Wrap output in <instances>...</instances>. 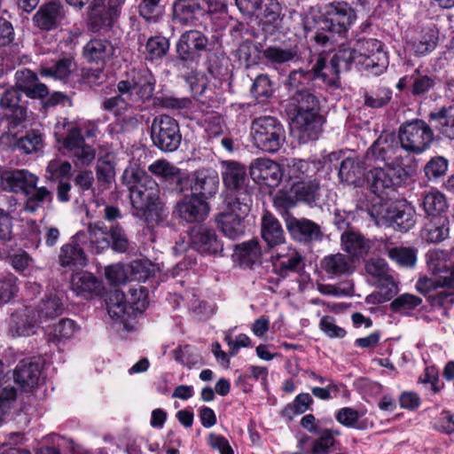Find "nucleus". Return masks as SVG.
Masks as SVG:
<instances>
[{
  "mask_svg": "<svg viewBox=\"0 0 454 454\" xmlns=\"http://www.w3.org/2000/svg\"><path fill=\"white\" fill-rule=\"evenodd\" d=\"M310 80L311 74L298 70L287 81L292 97L286 110L291 118V132L303 143L316 139L320 130L318 100L307 88Z\"/></svg>",
  "mask_w": 454,
  "mask_h": 454,
  "instance_id": "1",
  "label": "nucleus"
},
{
  "mask_svg": "<svg viewBox=\"0 0 454 454\" xmlns=\"http://www.w3.org/2000/svg\"><path fill=\"white\" fill-rule=\"evenodd\" d=\"M356 20L355 11L344 2L331 3L316 20L308 16L304 20V29L317 44L327 46L333 44L338 37L344 35Z\"/></svg>",
  "mask_w": 454,
  "mask_h": 454,
  "instance_id": "2",
  "label": "nucleus"
},
{
  "mask_svg": "<svg viewBox=\"0 0 454 454\" xmlns=\"http://www.w3.org/2000/svg\"><path fill=\"white\" fill-rule=\"evenodd\" d=\"M155 78L147 68L131 70L125 79L117 83V96L104 101V109L115 116L123 115L134 104H142L152 98Z\"/></svg>",
  "mask_w": 454,
  "mask_h": 454,
  "instance_id": "3",
  "label": "nucleus"
},
{
  "mask_svg": "<svg viewBox=\"0 0 454 454\" xmlns=\"http://www.w3.org/2000/svg\"><path fill=\"white\" fill-rule=\"evenodd\" d=\"M62 293L48 291L36 309L26 308L21 313L12 316V332L18 336H30L41 325L54 319L63 313Z\"/></svg>",
  "mask_w": 454,
  "mask_h": 454,
  "instance_id": "4",
  "label": "nucleus"
},
{
  "mask_svg": "<svg viewBox=\"0 0 454 454\" xmlns=\"http://www.w3.org/2000/svg\"><path fill=\"white\" fill-rule=\"evenodd\" d=\"M121 179L129 191L130 202L137 215L156 205L160 193L158 185L144 169L137 165L129 166Z\"/></svg>",
  "mask_w": 454,
  "mask_h": 454,
  "instance_id": "5",
  "label": "nucleus"
},
{
  "mask_svg": "<svg viewBox=\"0 0 454 454\" xmlns=\"http://www.w3.org/2000/svg\"><path fill=\"white\" fill-rule=\"evenodd\" d=\"M251 199L245 197L230 198L227 207L216 217L217 226L230 239H237L245 232L243 219L250 210Z\"/></svg>",
  "mask_w": 454,
  "mask_h": 454,
  "instance_id": "6",
  "label": "nucleus"
},
{
  "mask_svg": "<svg viewBox=\"0 0 454 454\" xmlns=\"http://www.w3.org/2000/svg\"><path fill=\"white\" fill-rule=\"evenodd\" d=\"M398 139L404 152L420 154L430 147L434 134L426 121L415 119L400 126Z\"/></svg>",
  "mask_w": 454,
  "mask_h": 454,
  "instance_id": "7",
  "label": "nucleus"
},
{
  "mask_svg": "<svg viewBox=\"0 0 454 454\" xmlns=\"http://www.w3.org/2000/svg\"><path fill=\"white\" fill-rule=\"evenodd\" d=\"M251 135L255 146L268 153L278 152L285 141V129L282 124L270 116L254 120Z\"/></svg>",
  "mask_w": 454,
  "mask_h": 454,
  "instance_id": "8",
  "label": "nucleus"
},
{
  "mask_svg": "<svg viewBox=\"0 0 454 454\" xmlns=\"http://www.w3.org/2000/svg\"><path fill=\"white\" fill-rule=\"evenodd\" d=\"M148 304L147 290L142 286L130 288L128 298L119 290L114 291L108 299L107 310L112 318H122L143 312Z\"/></svg>",
  "mask_w": 454,
  "mask_h": 454,
  "instance_id": "9",
  "label": "nucleus"
},
{
  "mask_svg": "<svg viewBox=\"0 0 454 454\" xmlns=\"http://www.w3.org/2000/svg\"><path fill=\"white\" fill-rule=\"evenodd\" d=\"M371 215L377 224H396L404 231L410 230L415 223L413 209L402 201H384L374 204L371 209Z\"/></svg>",
  "mask_w": 454,
  "mask_h": 454,
  "instance_id": "10",
  "label": "nucleus"
},
{
  "mask_svg": "<svg viewBox=\"0 0 454 454\" xmlns=\"http://www.w3.org/2000/svg\"><path fill=\"white\" fill-rule=\"evenodd\" d=\"M356 49L358 69L372 75H380L388 67V57L380 41L373 38L358 41Z\"/></svg>",
  "mask_w": 454,
  "mask_h": 454,
  "instance_id": "11",
  "label": "nucleus"
},
{
  "mask_svg": "<svg viewBox=\"0 0 454 454\" xmlns=\"http://www.w3.org/2000/svg\"><path fill=\"white\" fill-rule=\"evenodd\" d=\"M366 158H374L385 163L386 168L393 171L404 172L403 166L407 159L404 150L393 135L380 136L366 153Z\"/></svg>",
  "mask_w": 454,
  "mask_h": 454,
  "instance_id": "12",
  "label": "nucleus"
},
{
  "mask_svg": "<svg viewBox=\"0 0 454 454\" xmlns=\"http://www.w3.org/2000/svg\"><path fill=\"white\" fill-rule=\"evenodd\" d=\"M67 125L70 127L67 129V137L62 139L64 148L67 151L76 167L90 165L94 160L96 153L90 145L85 144L79 127L71 126L66 119H63L56 124V134Z\"/></svg>",
  "mask_w": 454,
  "mask_h": 454,
  "instance_id": "13",
  "label": "nucleus"
},
{
  "mask_svg": "<svg viewBox=\"0 0 454 454\" xmlns=\"http://www.w3.org/2000/svg\"><path fill=\"white\" fill-rule=\"evenodd\" d=\"M218 186V176L206 169L192 172L177 181V188L181 192L190 191L192 195L206 201L217 193Z\"/></svg>",
  "mask_w": 454,
  "mask_h": 454,
  "instance_id": "14",
  "label": "nucleus"
},
{
  "mask_svg": "<svg viewBox=\"0 0 454 454\" xmlns=\"http://www.w3.org/2000/svg\"><path fill=\"white\" fill-rule=\"evenodd\" d=\"M151 137L153 145L161 151H176L182 140L178 122L166 114L155 117L151 126Z\"/></svg>",
  "mask_w": 454,
  "mask_h": 454,
  "instance_id": "15",
  "label": "nucleus"
},
{
  "mask_svg": "<svg viewBox=\"0 0 454 454\" xmlns=\"http://www.w3.org/2000/svg\"><path fill=\"white\" fill-rule=\"evenodd\" d=\"M124 0H94L90 5L89 24L95 32L109 28L116 22Z\"/></svg>",
  "mask_w": 454,
  "mask_h": 454,
  "instance_id": "16",
  "label": "nucleus"
},
{
  "mask_svg": "<svg viewBox=\"0 0 454 454\" xmlns=\"http://www.w3.org/2000/svg\"><path fill=\"white\" fill-rule=\"evenodd\" d=\"M404 172L393 171L388 168L375 167L365 176L370 191L379 197L380 202L386 201L383 195H387L389 191L403 181Z\"/></svg>",
  "mask_w": 454,
  "mask_h": 454,
  "instance_id": "17",
  "label": "nucleus"
},
{
  "mask_svg": "<svg viewBox=\"0 0 454 454\" xmlns=\"http://www.w3.org/2000/svg\"><path fill=\"white\" fill-rule=\"evenodd\" d=\"M319 190L318 182L312 177L298 180L293 183L290 192L279 194L275 203L278 206L291 207L297 201L314 202L317 198Z\"/></svg>",
  "mask_w": 454,
  "mask_h": 454,
  "instance_id": "18",
  "label": "nucleus"
},
{
  "mask_svg": "<svg viewBox=\"0 0 454 454\" xmlns=\"http://www.w3.org/2000/svg\"><path fill=\"white\" fill-rule=\"evenodd\" d=\"M252 179L269 187H277L283 180L281 165L268 158L254 160L249 168Z\"/></svg>",
  "mask_w": 454,
  "mask_h": 454,
  "instance_id": "19",
  "label": "nucleus"
},
{
  "mask_svg": "<svg viewBox=\"0 0 454 454\" xmlns=\"http://www.w3.org/2000/svg\"><path fill=\"white\" fill-rule=\"evenodd\" d=\"M0 180L3 190L26 194L29 190L35 187L39 178L27 169H11L3 171Z\"/></svg>",
  "mask_w": 454,
  "mask_h": 454,
  "instance_id": "20",
  "label": "nucleus"
},
{
  "mask_svg": "<svg viewBox=\"0 0 454 454\" xmlns=\"http://www.w3.org/2000/svg\"><path fill=\"white\" fill-rule=\"evenodd\" d=\"M86 239L85 232H78L72 240L61 247L59 254V262L62 267H83L86 265L87 258L83 252Z\"/></svg>",
  "mask_w": 454,
  "mask_h": 454,
  "instance_id": "21",
  "label": "nucleus"
},
{
  "mask_svg": "<svg viewBox=\"0 0 454 454\" xmlns=\"http://www.w3.org/2000/svg\"><path fill=\"white\" fill-rule=\"evenodd\" d=\"M192 247L200 254H218L223 252V245L214 231L199 227L194 228L190 235Z\"/></svg>",
  "mask_w": 454,
  "mask_h": 454,
  "instance_id": "22",
  "label": "nucleus"
},
{
  "mask_svg": "<svg viewBox=\"0 0 454 454\" xmlns=\"http://www.w3.org/2000/svg\"><path fill=\"white\" fill-rule=\"evenodd\" d=\"M116 51L111 41L93 38L83 46L82 55L88 62L103 66L116 56Z\"/></svg>",
  "mask_w": 454,
  "mask_h": 454,
  "instance_id": "23",
  "label": "nucleus"
},
{
  "mask_svg": "<svg viewBox=\"0 0 454 454\" xmlns=\"http://www.w3.org/2000/svg\"><path fill=\"white\" fill-rule=\"evenodd\" d=\"M176 210L180 218L188 223H194L206 218L209 207L206 200L191 194L176 204Z\"/></svg>",
  "mask_w": 454,
  "mask_h": 454,
  "instance_id": "24",
  "label": "nucleus"
},
{
  "mask_svg": "<svg viewBox=\"0 0 454 454\" xmlns=\"http://www.w3.org/2000/svg\"><path fill=\"white\" fill-rule=\"evenodd\" d=\"M222 178L223 184L233 191H244L240 195L245 197L247 194L246 183L247 180V169L244 165L232 160L222 162Z\"/></svg>",
  "mask_w": 454,
  "mask_h": 454,
  "instance_id": "25",
  "label": "nucleus"
},
{
  "mask_svg": "<svg viewBox=\"0 0 454 454\" xmlns=\"http://www.w3.org/2000/svg\"><path fill=\"white\" fill-rule=\"evenodd\" d=\"M42 364L38 361L26 359L16 366L13 376L15 382L25 391H29L38 385Z\"/></svg>",
  "mask_w": 454,
  "mask_h": 454,
  "instance_id": "26",
  "label": "nucleus"
},
{
  "mask_svg": "<svg viewBox=\"0 0 454 454\" xmlns=\"http://www.w3.org/2000/svg\"><path fill=\"white\" fill-rule=\"evenodd\" d=\"M20 92L16 88L6 90L0 98L3 108L8 109L11 114L7 115L9 129L21 125L27 117V110L19 105Z\"/></svg>",
  "mask_w": 454,
  "mask_h": 454,
  "instance_id": "27",
  "label": "nucleus"
},
{
  "mask_svg": "<svg viewBox=\"0 0 454 454\" xmlns=\"http://www.w3.org/2000/svg\"><path fill=\"white\" fill-rule=\"evenodd\" d=\"M286 225L292 237L300 241L317 240L322 236L319 226L305 218L298 219L288 215Z\"/></svg>",
  "mask_w": 454,
  "mask_h": 454,
  "instance_id": "28",
  "label": "nucleus"
},
{
  "mask_svg": "<svg viewBox=\"0 0 454 454\" xmlns=\"http://www.w3.org/2000/svg\"><path fill=\"white\" fill-rule=\"evenodd\" d=\"M275 270L280 275L296 271L301 268V254L291 247L278 248L271 255Z\"/></svg>",
  "mask_w": 454,
  "mask_h": 454,
  "instance_id": "29",
  "label": "nucleus"
},
{
  "mask_svg": "<svg viewBox=\"0 0 454 454\" xmlns=\"http://www.w3.org/2000/svg\"><path fill=\"white\" fill-rule=\"evenodd\" d=\"M16 89L23 91L31 98H43L48 95V88L45 84L38 82L36 74L28 70L24 69L18 71L15 74Z\"/></svg>",
  "mask_w": 454,
  "mask_h": 454,
  "instance_id": "30",
  "label": "nucleus"
},
{
  "mask_svg": "<svg viewBox=\"0 0 454 454\" xmlns=\"http://www.w3.org/2000/svg\"><path fill=\"white\" fill-rule=\"evenodd\" d=\"M207 37L200 31L190 30L184 33L177 43V52L181 59H192L196 51L206 49Z\"/></svg>",
  "mask_w": 454,
  "mask_h": 454,
  "instance_id": "31",
  "label": "nucleus"
},
{
  "mask_svg": "<svg viewBox=\"0 0 454 454\" xmlns=\"http://www.w3.org/2000/svg\"><path fill=\"white\" fill-rule=\"evenodd\" d=\"M438 42V33L434 27H426L417 33L408 43L407 47L418 56L426 55L434 50Z\"/></svg>",
  "mask_w": 454,
  "mask_h": 454,
  "instance_id": "32",
  "label": "nucleus"
},
{
  "mask_svg": "<svg viewBox=\"0 0 454 454\" xmlns=\"http://www.w3.org/2000/svg\"><path fill=\"white\" fill-rule=\"evenodd\" d=\"M63 18L62 6L51 2L43 5L34 16V21L41 29L50 30L55 27Z\"/></svg>",
  "mask_w": 454,
  "mask_h": 454,
  "instance_id": "33",
  "label": "nucleus"
},
{
  "mask_svg": "<svg viewBox=\"0 0 454 454\" xmlns=\"http://www.w3.org/2000/svg\"><path fill=\"white\" fill-rule=\"evenodd\" d=\"M200 0H176L173 4V17L182 24H189L202 14Z\"/></svg>",
  "mask_w": 454,
  "mask_h": 454,
  "instance_id": "34",
  "label": "nucleus"
},
{
  "mask_svg": "<svg viewBox=\"0 0 454 454\" xmlns=\"http://www.w3.org/2000/svg\"><path fill=\"white\" fill-rule=\"evenodd\" d=\"M341 247L350 257H363L369 252L371 245L361 234L348 231L341 234Z\"/></svg>",
  "mask_w": 454,
  "mask_h": 454,
  "instance_id": "35",
  "label": "nucleus"
},
{
  "mask_svg": "<svg viewBox=\"0 0 454 454\" xmlns=\"http://www.w3.org/2000/svg\"><path fill=\"white\" fill-rule=\"evenodd\" d=\"M352 260L343 254L338 253L325 256L321 267L330 278L350 274L353 271Z\"/></svg>",
  "mask_w": 454,
  "mask_h": 454,
  "instance_id": "36",
  "label": "nucleus"
},
{
  "mask_svg": "<svg viewBox=\"0 0 454 454\" xmlns=\"http://www.w3.org/2000/svg\"><path fill=\"white\" fill-rule=\"evenodd\" d=\"M364 270L378 286L394 285V278L390 274L388 264L384 259L372 258L368 260L365 262Z\"/></svg>",
  "mask_w": 454,
  "mask_h": 454,
  "instance_id": "37",
  "label": "nucleus"
},
{
  "mask_svg": "<svg viewBox=\"0 0 454 454\" xmlns=\"http://www.w3.org/2000/svg\"><path fill=\"white\" fill-rule=\"evenodd\" d=\"M26 200L23 204V210L27 213L34 214L40 209L48 207L52 201V193L46 187H37L29 190L26 194Z\"/></svg>",
  "mask_w": 454,
  "mask_h": 454,
  "instance_id": "38",
  "label": "nucleus"
},
{
  "mask_svg": "<svg viewBox=\"0 0 454 454\" xmlns=\"http://www.w3.org/2000/svg\"><path fill=\"white\" fill-rule=\"evenodd\" d=\"M364 176V167L358 158L348 157L343 160L339 168V177L342 183L360 185Z\"/></svg>",
  "mask_w": 454,
  "mask_h": 454,
  "instance_id": "39",
  "label": "nucleus"
},
{
  "mask_svg": "<svg viewBox=\"0 0 454 454\" xmlns=\"http://www.w3.org/2000/svg\"><path fill=\"white\" fill-rule=\"evenodd\" d=\"M262 237L270 247L281 245L285 241L280 223L269 213L265 214L262 219Z\"/></svg>",
  "mask_w": 454,
  "mask_h": 454,
  "instance_id": "40",
  "label": "nucleus"
},
{
  "mask_svg": "<svg viewBox=\"0 0 454 454\" xmlns=\"http://www.w3.org/2000/svg\"><path fill=\"white\" fill-rule=\"evenodd\" d=\"M84 245L87 244L95 253H101L111 246L109 234L104 227V223L98 222L89 225L88 233H86Z\"/></svg>",
  "mask_w": 454,
  "mask_h": 454,
  "instance_id": "41",
  "label": "nucleus"
},
{
  "mask_svg": "<svg viewBox=\"0 0 454 454\" xmlns=\"http://www.w3.org/2000/svg\"><path fill=\"white\" fill-rule=\"evenodd\" d=\"M429 120L436 122L435 128L442 135L454 139V105L442 107L436 112H431Z\"/></svg>",
  "mask_w": 454,
  "mask_h": 454,
  "instance_id": "42",
  "label": "nucleus"
},
{
  "mask_svg": "<svg viewBox=\"0 0 454 454\" xmlns=\"http://www.w3.org/2000/svg\"><path fill=\"white\" fill-rule=\"evenodd\" d=\"M99 282L90 272H78L71 278L70 286L77 295L88 297L99 287Z\"/></svg>",
  "mask_w": 454,
  "mask_h": 454,
  "instance_id": "43",
  "label": "nucleus"
},
{
  "mask_svg": "<svg viewBox=\"0 0 454 454\" xmlns=\"http://www.w3.org/2000/svg\"><path fill=\"white\" fill-rule=\"evenodd\" d=\"M443 287H454V268L450 272V276L434 275L433 278L421 277L416 283L417 291L423 294H427L438 288Z\"/></svg>",
  "mask_w": 454,
  "mask_h": 454,
  "instance_id": "44",
  "label": "nucleus"
},
{
  "mask_svg": "<svg viewBox=\"0 0 454 454\" xmlns=\"http://www.w3.org/2000/svg\"><path fill=\"white\" fill-rule=\"evenodd\" d=\"M427 266L433 275L438 276H450L454 268L448 253L442 250H433L427 254Z\"/></svg>",
  "mask_w": 454,
  "mask_h": 454,
  "instance_id": "45",
  "label": "nucleus"
},
{
  "mask_svg": "<svg viewBox=\"0 0 454 454\" xmlns=\"http://www.w3.org/2000/svg\"><path fill=\"white\" fill-rule=\"evenodd\" d=\"M422 206L426 214L433 218L442 216V214L448 207L445 196L436 190H432L424 196Z\"/></svg>",
  "mask_w": 454,
  "mask_h": 454,
  "instance_id": "46",
  "label": "nucleus"
},
{
  "mask_svg": "<svg viewBox=\"0 0 454 454\" xmlns=\"http://www.w3.org/2000/svg\"><path fill=\"white\" fill-rule=\"evenodd\" d=\"M417 249L411 247H394L387 249L388 258L403 268H412L417 262Z\"/></svg>",
  "mask_w": 454,
  "mask_h": 454,
  "instance_id": "47",
  "label": "nucleus"
},
{
  "mask_svg": "<svg viewBox=\"0 0 454 454\" xmlns=\"http://www.w3.org/2000/svg\"><path fill=\"white\" fill-rule=\"evenodd\" d=\"M75 68V64L72 58H63L57 61L52 67H43L40 74L44 77H52L55 80H63Z\"/></svg>",
  "mask_w": 454,
  "mask_h": 454,
  "instance_id": "48",
  "label": "nucleus"
},
{
  "mask_svg": "<svg viewBox=\"0 0 454 454\" xmlns=\"http://www.w3.org/2000/svg\"><path fill=\"white\" fill-rule=\"evenodd\" d=\"M314 74L328 86H337L339 82V68L332 61L326 64L324 59L319 58L313 67Z\"/></svg>",
  "mask_w": 454,
  "mask_h": 454,
  "instance_id": "49",
  "label": "nucleus"
},
{
  "mask_svg": "<svg viewBox=\"0 0 454 454\" xmlns=\"http://www.w3.org/2000/svg\"><path fill=\"white\" fill-rule=\"evenodd\" d=\"M97 179L100 185L107 188L115 180V164L110 155L101 157L96 166Z\"/></svg>",
  "mask_w": 454,
  "mask_h": 454,
  "instance_id": "50",
  "label": "nucleus"
},
{
  "mask_svg": "<svg viewBox=\"0 0 454 454\" xmlns=\"http://www.w3.org/2000/svg\"><path fill=\"white\" fill-rule=\"evenodd\" d=\"M79 327L75 322L69 318L61 319L49 332V340L59 343L62 340L71 339L78 332Z\"/></svg>",
  "mask_w": 454,
  "mask_h": 454,
  "instance_id": "51",
  "label": "nucleus"
},
{
  "mask_svg": "<svg viewBox=\"0 0 454 454\" xmlns=\"http://www.w3.org/2000/svg\"><path fill=\"white\" fill-rule=\"evenodd\" d=\"M281 7L277 0H264L261 9L254 15L264 24L278 27L280 21Z\"/></svg>",
  "mask_w": 454,
  "mask_h": 454,
  "instance_id": "52",
  "label": "nucleus"
},
{
  "mask_svg": "<svg viewBox=\"0 0 454 454\" xmlns=\"http://www.w3.org/2000/svg\"><path fill=\"white\" fill-rule=\"evenodd\" d=\"M297 51L294 48L270 46L262 51V57L271 65H282L294 60Z\"/></svg>",
  "mask_w": 454,
  "mask_h": 454,
  "instance_id": "53",
  "label": "nucleus"
},
{
  "mask_svg": "<svg viewBox=\"0 0 454 454\" xmlns=\"http://www.w3.org/2000/svg\"><path fill=\"white\" fill-rule=\"evenodd\" d=\"M308 163L303 160L292 159L282 164L283 180L287 182H295L309 177L306 175L308 170Z\"/></svg>",
  "mask_w": 454,
  "mask_h": 454,
  "instance_id": "54",
  "label": "nucleus"
},
{
  "mask_svg": "<svg viewBox=\"0 0 454 454\" xmlns=\"http://www.w3.org/2000/svg\"><path fill=\"white\" fill-rule=\"evenodd\" d=\"M148 170L164 181L174 180L180 177V169L165 160H158L148 167Z\"/></svg>",
  "mask_w": 454,
  "mask_h": 454,
  "instance_id": "55",
  "label": "nucleus"
},
{
  "mask_svg": "<svg viewBox=\"0 0 454 454\" xmlns=\"http://www.w3.org/2000/svg\"><path fill=\"white\" fill-rule=\"evenodd\" d=\"M434 223L427 224V239L430 242H440L449 235L448 219L445 216L434 217Z\"/></svg>",
  "mask_w": 454,
  "mask_h": 454,
  "instance_id": "56",
  "label": "nucleus"
},
{
  "mask_svg": "<svg viewBox=\"0 0 454 454\" xmlns=\"http://www.w3.org/2000/svg\"><path fill=\"white\" fill-rule=\"evenodd\" d=\"M364 416L360 412L351 407H343L336 411L334 417L335 419L346 427L364 429V427L358 423L360 418Z\"/></svg>",
  "mask_w": 454,
  "mask_h": 454,
  "instance_id": "57",
  "label": "nucleus"
},
{
  "mask_svg": "<svg viewBox=\"0 0 454 454\" xmlns=\"http://www.w3.org/2000/svg\"><path fill=\"white\" fill-rule=\"evenodd\" d=\"M237 255L247 264H252L258 261L262 255V251L257 240L244 242L237 247Z\"/></svg>",
  "mask_w": 454,
  "mask_h": 454,
  "instance_id": "58",
  "label": "nucleus"
},
{
  "mask_svg": "<svg viewBox=\"0 0 454 454\" xmlns=\"http://www.w3.org/2000/svg\"><path fill=\"white\" fill-rule=\"evenodd\" d=\"M357 54L355 48H341L333 55L331 61L340 71L348 70L352 65L357 67Z\"/></svg>",
  "mask_w": 454,
  "mask_h": 454,
  "instance_id": "59",
  "label": "nucleus"
},
{
  "mask_svg": "<svg viewBox=\"0 0 454 454\" xmlns=\"http://www.w3.org/2000/svg\"><path fill=\"white\" fill-rule=\"evenodd\" d=\"M16 398V389L6 378L4 364L0 362V409L4 410L7 403Z\"/></svg>",
  "mask_w": 454,
  "mask_h": 454,
  "instance_id": "60",
  "label": "nucleus"
},
{
  "mask_svg": "<svg viewBox=\"0 0 454 454\" xmlns=\"http://www.w3.org/2000/svg\"><path fill=\"white\" fill-rule=\"evenodd\" d=\"M146 58L152 60L162 58L168 51V41L162 36L151 37L146 43Z\"/></svg>",
  "mask_w": 454,
  "mask_h": 454,
  "instance_id": "61",
  "label": "nucleus"
},
{
  "mask_svg": "<svg viewBox=\"0 0 454 454\" xmlns=\"http://www.w3.org/2000/svg\"><path fill=\"white\" fill-rule=\"evenodd\" d=\"M17 147L27 154L35 153L43 147L42 135L37 131H30L18 140Z\"/></svg>",
  "mask_w": 454,
  "mask_h": 454,
  "instance_id": "62",
  "label": "nucleus"
},
{
  "mask_svg": "<svg viewBox=\"0 0 454 454\" xmlns=\"http://www.w3.org/2000/svg\"><path fill=\"white\" fill-rule=\"evenodd\" d=\"M411 93L415 96L428 92L435 85V79L433 76L422 74L418 70L411 74Z\"/></svg>",
  "mask_w": 454,
  "mask_h": 454,
  "instance_id": "63",
  "label": "nucleus"
},
{
  "mask_svg": "<svg viewBox=\"0 0 454 454\" xmlns=\"http://www.w3.org/2000/svg\"><path fill=\"white\" fill-rule=\"evenodd\" d=\"M273 92L271 82L265 74L258 75L251 88V93L259 101L262 102L271 96Z\"/></svg>",
  "mask_w": 454,
  "mask_h": 454,
  "instance_id": "64",
  "label": "nucleus"
}]
</instances>
